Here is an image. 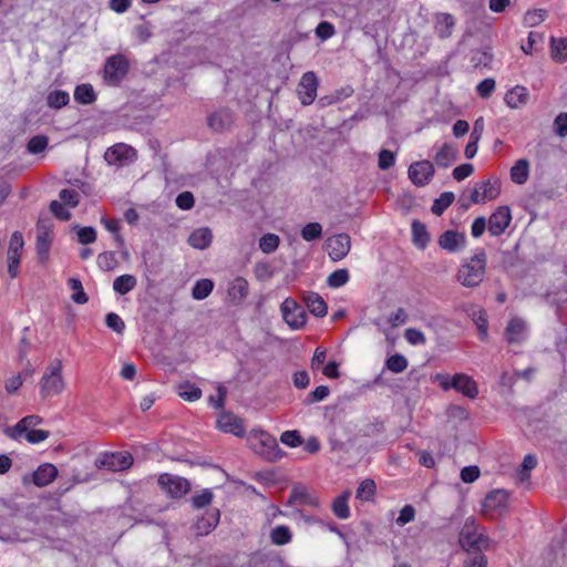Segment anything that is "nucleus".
<instances>
[{"mask_svg": "<svg viewBox=\"0 0 567 567\" xmlns=\"http://www.w3.org/2000/svg\"><path fill=\"white\" fill-rule=\"evenodd\" d=\"M487 256L484 249H478L473 257L465 259L456 274L457 281L467 288H475L484 279Z\"/></svg>", "mask_w": 567, "mask_h": 567, "instance_id": "f257e3e1", "label": "nucleus"}, {"mask_svg": "<svg viewBox=\"0 0 567 567\" xmlns=\"http://www.w3.org/2000/svg\"><path fill=\"white\" fill-rule=\"evenodd\" d=\"M460 545L466 553L489 550L493 540L480 533L473 518L466 519L458 538Z\"/></svg>", "mask_w": 567, "mask_h": 567, "instance_id": "f03ea898", "label": "nucleus"}, {"mask_svg": "<svg viewBox=\"0 0 567 567\" xmlns=\"http://www.w3.org/2000/svg\"><path fill=\"white\" fill-rule=\"evenodd\" d=\"M61 371L62 361L54 359L40 381V392L43 398L59 395L63 391L64 381Z\"/></svg>", "mask_w": 567, "mask_h": 567, "instance_id": "7ed1b4c3", "label": "nucleus"}, {"mask_svg": "<svg viewBox=\"0 0 567 567\" xmlns=\"http://www.w3.org/2000/svg\"><path fill=\"white\" fill-rule=\"evenodd\" d=\"M137 158L136 150L125 143H116L104 153V159L109 165L122 167L133 163Z\"/></svg>", "mask_w": 567, "mask_h": 567, "instance_id": "20e7f679", "label": "nucleus"}, {"mask_svg": "<svg viewBox=\"0 0 567 567\" xmlns=\"http://www.w3.org/2000/svg\"><path fill=\"white\" fill-rule=\"evenodd\" d=\"M128 61L122 54L107 58L104 65V79L112 85L118 84L128 72Z\"/></svg>", "mask_w": 567, "mask_h": 567, "instance_id": "39448f33", "label": "nucleus"}, {"mask_svg": "<svg viewBox=\"0 0 567 567\" xmlns=\"http://www.w3.org/2000/svg\"><path fill=\"white\" fill-rule=\"evenodd\" d=\"M508 496L509 494L505 489L489 492L483 502L484 515L492 519L502 515L507 508Z\"/></svg>", "mask_w": 567, "mask_h": 567, "instance_id": "423d86ee", "label": "nucleus"}, {"mask_svg": "<svg viewBox=\"0 0 567 567\" xmlns=\"http://www.w3.org/2000/svg\"><path fill=\"white\" fill-rule=\"evenodd\" d=\"M280 309L284 320L290 328L300 329L306 324L307 313L302 306L292 298L285 299Z\"/></svg>", "mask_w": 567, "mask_h": 567, "instance_id": "0eeeda50", "label": "nucleus"}, {"mask_svg": "<svg viewBox=\"0 0 567 567\" xmlns=\"http://www.w3.org/2000/svg\"><path fill=\"white\" fill-rule=\"evenodd\" d=\"M157 482L161 488L173 498H179L190 489V483L186 478L168 473L159 475Z\"/></svg>", "mask_w": 567, "mask_h": 567, "instance_id": "6e6552de", "label": "nucleus"}, {"mask_svg": "<svg viewBox=\"0 0 567 567\" xmlns=\"http://www.w3.org/2000/svg\"><path fill=\"white\" fill-rule=\"evenodd\" d=\"M23 247L24 240L22 233L17 230L11 235L7 251L8 274L11 278H16L19 275V265Z\"/></svg>", "mask_w": 567, "mask_h": 567, "instance_id": "1a4fd4ad", "label": "nucleus"}, {"mask_svg": "<svg viewBox=\"0 0 567 567\" xmlns=\"http://www.w3.org/2000/svg\"><path fill=\"white\" fill-rule=\"evenodd\" d=\"M318 86L319 80L315 72L308 71L303 73L297 86V94L302 105L308 106L313 103Z\"/></svg>", "mask_w": 567, "mask_h": 567, "instance_id": "9d476101", "label": "nucleus"}, {"mask_svg": "<svg viewBox=\"0 0 567 567\" xmlns=\"http://www.w3.org/2000/svg\"><path fill=\"white\" fill-rule=\"evenodd\" d=\"M501 194V182L498 178H488L477 183L471 194V202L474 204H484L487 200L495 199Z\"/></svg>", "mask_w": 567, "mask_h": 567, "instance_id": "9b49d317", "label": "nucleus"}, {"mask_svg": "<svg viewBox=\"0 0 567 567\" xmlns=\"http://www.w3.org/2000/svg\"><path fill=\"white\" fill-rule=\"evenodd\" d=\"M350 248L351 238L346 233L331 236L326 241V249L333 261L342 260L349 254Z\"/></svg>", "mask_w": 567, "mask_h": 567, "instance_id": "f8f14e48", "label": "nucleus"}, {"mask_svg": "<svg viewBox=\"0 0 567 567\" xmlns=\"http://www.w3.org/2000/svg\"><path fill=\"white\" fill-rule=\"evenodd\" d=\"M441 384L444 390L455 389L471 399L478 394L476 382L467 374L456 373L451 381L446 379Z\"/></svg>", "mask_w": 567, "mask_h": 567, "instance_id": "ddd939ff", "label": "nucleus"}, {"mask_svg": "<svg viewBox=\"0 0 567 567\" xmlns=\"http://www.w3.org/2000/svg\"><path fill=\"white\" fill-rule=\"evenodd\" d=\"M434 173V165L427 159L412 163L408 171L409 178L415 186L427 185L433 178Z\"/></svg>", "mask_w": 567, "mask_h": 567, "instance_id": "4468645a", "label": "nucleus"}, {"mask_svg": "<svg viewBox=\"0 0 567 567\" xmlns=\"http://www.w3.org/2000/svg\"><path fill=\"white\" fill-rule=\"evenodd\" d=\"M488 233L498 237L505 233L512 221V214L508 206L497 207L488 218Z\"/></svg>", "mask_w": 567, "mask_h": 567, "instance_id": "2eb2a0df", "label": "nucleus"}, {"mask_svg": "<svg viewBox=\"0 0 567 567\" xmlns=\"http://www.w3.org/2000/svg\"><path fill=\"white\" fill-rule=\"evenodd\" d=\"M234 123L233 112L228 107H220L208 115V127L217 133L229 130Z\"/></svg>", "mask_w": 567, "mask_h": 567, "instance_id": "dca6fc26", "label": "nucleus"}, {"mask_svg": "<svg viewBox=\"0 0 567 567\" xmlns=\"http://www.w3.org/2000/svg\"><path fill=\"white\" fill-rule=\"evenodd\" d=\"M465 245V235L456 230H446L439 238V246L450 252L460 251Z\"/></svg>", "mask_w": 567, "mask_h": 567, "instance_id": "f3484780", "label": "nucleus"}, {"mask_svg": "<svg viewBox=\"0 0 567 567\" xmlns=\"http://www.w3.org/2000/svg\"><path fill=\"white\" fill-rule=\"evenodd\" d=\"M217 427L238 437L245 435V427L241 420L233 413H223L217 419Z\"/></svg>", "mask_w": 567, "mask_h": 567, "instance_id": "a211bd4d", "label": "nucleus"}, {"mask_svg": "<svg viewBox=\"0 0 567 567\" xmlns=\"http://www.w3.org/2000/svg\"><path fill=\"white\" fill-rule=\"evenodd\" d=\"M266 460L275 462L280 460L285 453L279 447L276 439L269 434H264L260 440V450L258 451Z\"/></svg>", "mask_w": 567, "mask_h": 567, "instance_id": "6ab92c4d", "label": "nucleus"}, {"mask_svg": "<svg viewBox=\"0 0 567 567\" xmlns=\"http://www.w3.org/2000/svg\"><path fill=\"white\" fill-rule=\"evenodd\" d=\"M434 29L440 39H447L452 35L455 27V19L451 13L440 12L435 17Z\"/></svg>", "mask_w": 567, "mask_h": 567, "instance_id": "aec40b11", "label": "nucleus"}, {"mask_svg": "<svg viewBox=\"0 0 567 567\" xmlns=\"http://www.w3.org/2000/svg\"><path fill=\"white\" fill-rule=\"evenodd\" d=\"M133 463V457L127 452L112 453L106 455L102 464L112 471H123L128 468Z\"/></svg>", "mask_w": 567, "mask_h": 567, "instance_id": "412c9836", "label": "nucleus"}, {"mask_svg": "<svg viewBox=\"0 0 567 567\" xmlns=\"http://www.w3.org/2000/svg\"><path fill=\"white\" fill-rule=\"evenodd\" d=\"M525 321L520 318H513L505 329V338L508 343H520L525 338Z\"/></svg>", "mask_w": 567, "mask_h": 567, "instance_id": "4be33fe9", "label": "nucleus"}, {"mask_svg": "<svg viewBox=\"0 0 567 567\" xmlns=\"http://www.w3.org/2000/svg\"><path fill=\"white\" fill-rule=\"evenodd\" d=\"M58 475V468L50 464L45 463L38 467V470L32 475L33 483L39 486L43 487L50 484Z\"/></svg>", "mask_w": 567, "mask_h": 567, "instance_id": "5701e85b", "label": "nucleus"}, {"mask_svg": "<svg viewBox=\"0 0 567 567\" xmlns=\"http://www.w3.org/2000/svg\"><path fill=\"white\" fill-rule=\"evenodd\" d=\"M41 421V417L38 415H28L20 420L14 426L8 427L6 433L11 439H18L29 429L31 430V427L40 424Z\"/></svg>", "mask_w": 567, "mask_h": 567, "instance_id": "b1692460", "label": "nucleus"}, {"mask_svg": "<svg viewBox=\"0 0 567 567\" xmlns=\"http://www.w3.org/2000/svg\"><path fill=\"white\" fill-rule=\"evenodd\" d=\"M528 91L525 86L516 85L505 94V103L511 109H518L528 102Z\"/></svg>", "mask_w": 567, "mask_h": 567, "instance_id": "393cba45", "label": "nucleus"}, {"mask_svg": "<svg viewBox=\"0 0 567 567\" xmlns=\"http://www.w3.org/2000/svg\"><path fill=\"white\" fill-rule=\"evenodd\" d=\"M456 147L445 143L435 154L434 162L439 167L447 168L456 161Z\"/></svg>", "mask_w": 567, "mask_h": 567, "instance_id": "a878e982", "label": "nucleus"}, {"mask_svg": "<svg viewBox=\"0 0 567 567\" xmlns=\"http://www.w3.org/2000/svg\"><path fill=\"white\" fill-rule=\"evenodd\" d=\"M212 240L213 234L207 227L195 229L188 237V244L196 249L207 248Z\"/></svg>", "mask_w": 567, "mask_h": 567, "instance_id": "bb28decb", "label": "nucleus"}, {"mask_svg": "<svg viewBox=\"0 0 567 567\" xmlns=\"http://www.w3.org/2000/svg\"><path fill=\"white\" fill-rule=\"evenodd\" d=\"M248 295V281L243 277H237L228 289L229 298L236 302H241Z\"/></svg>", "mask_w": 567, "mask_h": 567, "instance_id": "cd10ccee", "label": "nucleus"}, {"mask_svg": "<svg viewBox=\"0 0 567 567\" xmlns=\"http://www.w3.org/2000/svg\"><path fill=\"white\" fill-rule=\"evenodd\" d=\"M411 228L413 244L417 248L424 249L430 241V235L427 233L426 226L419 220H413Z\"/></svg>", "mask_w": 567, "mask_h": 567, "instance_id": "c85d7f7f", "label": "nucleus"}, {"mask_svg": "<svg viewBox=\"0 0 567 567\" xmlns=\"http://www.w3.org/2000/svg\"><path fill=\"white\" fill-rule=\"evenodd\" d=\"M529 176V163L525 158L518 159L511 168V178L515 184L523 185Z\"/></svg>", "mask_w": 567, "mask_h": 567, "instance_id": "c756f323", "label": "nucleus"}, {"mask_svg": "<svg viewBox=\"0 0 567 567\" xmlns=\"http://www.w3.org/2000/svg\"><path fill=\"white\" fill-rule=\"evenodd\" d=\"M74 100L84 105L94 103L96 94L93 86L89 83L78 85L74 90Z\"/></svg>", "mask_w": 567, "mask_h": 567, "instance_id": "7c9ffc66", "label": "nucleus"}, {"mask_svg": "<svg viewBox=\"0 0 567 567\" xmlns=\"http://www.w3.org/2000/svg\"><path fill=\"white\" fill-rule=\"evenodd\" d=\"M306 303L308 307V310L316 317H324L327 315V303L323 300L322 297H320L318 293H310L307 299Z\"/></svg>", "mask_w": 567, "mask_h": 567, "instance_id": "2f4dec72", "label": "nucleus"}, {"mask_svg": "<svg viewBox=\"0 0 567 567\" xmlns=\"http://www.w3.org/2000/svg\"><path fill=\"white\" fill-rule=\"evenodd\" d=\"M351 495L350 491L343 492L340 496H338L332 504L333 514L340 519H347L350 516V511L348 506V499Z\"/></svg>", "mask_w": 567, "mask_h": 567, "instance_id": "473e14b6", "label": "nucleus"}, {"mask_svg": "<svg viewBox=\"0 0 567 567\" xmlns=\"http://www.w3.org/2000/svg\"><path fill=\"white\" fill-rule=\"evenodd\" d=\"M292 539V533L288 526L279 525L271 529L270 540L274 545L282 546L287 545Z\"/></svg>", "mask_w": 567, "mask_h": 567, "instance_id": "72a5a7b5", "label": "nucleus"}, {"mask_svg": "<svg viewBox=\"0 0 567 567\" xmlns=\"http://www.w3.org/2000/svg\"><path fill=\"white\" fill-rule=\"evenodd\" d=\"M137 285V280L132 275H122L113 281V289L120 295H126Z\"/></svg>", "mask_w": 567, "mask_h": 567, "instance_id": "f704fd0d", "label": "nucleus"}, {"mask_svg": "<svg viewBox=\"0 0 567 567\" xmlns=\"http://www.w3.org/2000/svg\"><path fill=\"white\" fill-rule=\"evenodd\" d=\"M70 102V95L66 91L54 90L47 96V104L51 109H61L68 105Z\"/></svg>", "mask_w": 567, "mask_h": 567, "instance_id": "c9c22d12", "label": "nucleus"}, {"mask_svg": "<svg viewBox=\"0 0 567 567\" xmlns=\"http://www.w3.org/2000/svg\"><path fill=\"white\" fill-rule=\"evenodd\" d=\"M551 58L556 62H565L567 61V39L551 38Z\"/></svg>", "mask_w": 567, "mask_h": 567, "instance_id": "e433bc0d", "label": "nucleus"}, {"mask_svg": "<svg viewBox=\"0 0 567 567\" xmlns=\"http://www.w3.org/2000/svg\"><path fill=\"white\" fill-rule=\"evenodd\" d=\"M454 194L452 192H444L440 195L439 198H436L431 207V212L436 215L441 216L445 209L454 202Z\"/></svg>", "mask_w": 567, "mask_h": 567, "instance_id": "4c0bfd02", "label": "nucleus"}, {"mask_svg": "<svg viewBox=\"0 0 567 567\" xmlns=\"http://www.w3.org/2000/svg\"><path fill=\"white\" fill-rule=\"evenodd\" d=\"M53 235H37L35 249L37 254L42 262L49 257Z\"/></svg>", "mask_w": 567, "mask_h": 567, "instance_id": "58836bf2", "label": "nucleus"}, {"mask_svg": "<svg viewBox=\"0 0 567 567\" xmlns=\"http://www.w3.org/2000/svg\"><path fill=\"white\" fill-rule=\"evenodd\" d=\"M214 284L210 279L198 280L192 289V296L196 300H203L213 291Z\"/></svg>", "mask_w": 567, "mask_h": 567, "instance_id": "ea45409f", "label": "nucleus"}, {"mask_svg": "<svg viewBox=\"0 0 567 567\" xmlns=\"http://www.w3.org/2000/svg\"><path fill=\"white\" fill-rule=\"evenodd\" d=\"M69 287L73 291L71 299L78 305H84L87 302V295L83 290V286L80 279L70 278Z\"/></svg>", "mask_w": 567, "mask_h": 567, "instance_id": "a19ab883", "label": "nucleus"}, {"mask_svg": "<svg viewBox=\"0 0 567 567\" xmlns=\"http://www.w3.org/2000/svg\"><path fill=\"white\" fill-rule=\"evenodd\" d=\"M178 394L186 401H196L202 396V390L189 382L179 385Z\"/></svg>", "mask_w": 567, "mask_h": 567, "instance_id": "79ce46f5", "label": "nucleus"}, {"mask_svg": "<svg viewBox=\"0 0 567 567\" xmlns=\"http://www.w3.org/2000/svg\"><path fill=\"white\" fill-rule=\"evenodd\" d=\"M408 360L402 354H393L386 359L385 365L393 373H401L408 368Z\"/></svg>", "mask_w": 567, "mask_h": 567, "instance_id": "37998d69", "label": "nucleus"}, {"mask_svg": "<svg viewBox=\"0 0 567 567\" xmlns=\"http://www.w3.org/2000/svg\"><path fill=\"white\" fill-rule=\"evenodd\" d=\"M472 319L478 329L480 338L482 340H485L487 338V327H488L486 312L481 309L475 310L472 313Z\"/></svg>", "mask_w": 567, "mask_h": 567, "instance_id": "c03bdc74", "label": "nucleus"}, {"mask_svg": "<svg viewBox=\"0 0 567 567\" xmlns=\"http://www.w3.org/2000/svg\"><path fill=\"white\" fill-rule=\"evenodd\" d=\"M349 271L347 269H338L329 275L327 284L331 288H340L349 281Z\"/></svg>", "mask_w": 567, "mask_h": 567, "instance_id": "a18cd8bd", "label": "nucleus"}, {"mask_svg": "<svg viewBox=\"0 0 567 567\" xmlns=\"http://www.w3.org/2000/svg\"><path fill=\"white\" fill-rule=\"evenodd\" d=\"M280 239L275 234H265L259 240V248L265 254L274 252L279 246Z\"/></svg>", "mask_w": 567, "mask_h": 567, "instance_id": "49530a36", "label": "nucleus"}, {"mask_svg": "<svg viewBox=\"0 0 567 567\" xmlns=\"http://www.w3.org/2000/svg\"><path fill=\"white\" fill-rule=\"evenodd\" d=\"M547 17V10L533 9L528 10L524 16V23L528 27H536L542 23Z\"/></svg>", "mask_w": 567, "mask_h": 567, "instance_id": "de8ad7c7", "label": "nucleus"}, {"mask_svg": "<svg viewBox=\"0 0 567 567\" xmlns=\"http://www.w3.org/2000/svg\"><path fill=\"white\" fill-rule=\"evenodd\" d=\"M97 265L104 271L113 270L117 266L115 252L104 251L97 256Z\"/></svg>", "mask_w": 567, "mask_h": 567, "instance_id": "09e8293b", "label": "nucleus"}, {"mask_svg": "<svg viewBox=\"0 0 567 567\" xmlns=\"http://www.w3.org/2000/svg\"><path fill=\"white\" fill-rule=\"evenodd\" d=\"M375 483L372 480H364L357 489V498L369 501L375 493Z\"/></svg>", "mask_w": 567, "mask_h": 567, "instance_id": "8fccbe9b", "label": "nucleus"}, {"mask_svg": "<svg viewBox=\"0 0 567 567\" xmlns=\"http://www.w3.org/2000/svg\"><path fill=\"white\" fill-rule=\"evenodd\" d=\"M322 235V226L319 223H309L301 229V237L307 240H316Z\"/></svg>", "mask_w": 567, "mask_h": 567, "instance_id": "3c124183", "label": "nucleus"}, {"mask_svg": "<svg viewBox=\"0 0 567 567\" xmlns=\"http://www.w3.org/2000/svg\"><path fill=\"white\" fill-rule=\"evenodd\" d=\"M463 567H487V557L483 551L467 553Z\"/></svg>", "mask_w": 567, "mask_h": 567, "instance_id": "603ef678", "label": "nucleus"}, {"mask_svg": "<svg viewBox=\"0 0 567 567\" xmlns=\"http://www.w3.org/2000/svg\"><path fill=\"white\" fill-rule=\"evenodd\" d=\"M48 143L49 140L47 136L35 135L28 142L27 148L31 154H39L47 148Z\"/></svg>", "mask_w": 567, "mask_h": 567, "instance_id": "864d4df0", "label": "nucleus"}, {"mask_svg": "<svg viewBox=\"0 0 567 567\" xmlns=\"http://www.w3.org/2000/svg\"><path fill=\"white\" fill-rule=\"evenodd\" d=\"M105 323L110 329H112L118 334H122L125 330V323L123 319L114 312H110L106 315Z\"/></svg>", "mask_w": 567, "mask_h": 567, "instance_id": "5fc2aeb1", "label": "nucleus"}, {"mask_svg": "<svg viewBox=\"0 0 567 567\" xmlns=\"http://www.w3.org/2000/svg\"><path fill=\"white\" fill-rule=\"evenodd\" d=\"M78 228V240L83 245L92 244L96 240V231L93 227H79Z\"/></svg>", "mask_w": 567, "mask_h": 567, "instance_id": "6e6d98bb", "label": "nucleus"}, {"mask_svg": "<svg viewBox=\"0 0 567 567\" xmlns=\"http://www.w3.org/2000/svg\"><path fill=\"white\" fill-rule=\"evenodd\" d=\"M404 337H405L406 341L413 346H417V344L423 346L426 343V338H425L424 333L421 330L415 329V328L406 329L404 332Z\"/></svg>", "mask_w": 567, "mask_h": 567, "instance_id": "4d7b16f0", "label": "nucleus"}, {"mask_svg": "<svg viewBox=\"0 0 567 567\" xmlns=\"http://www.w3.org/2000/svg\"><path fill=\"white\" fill-rule=\"evenodd\" d=\"M213 492L210 489H204L200 494L192 497V504L195 508H203L209 505L213 501Z\"/></svg>", "mask_w": 567, "mask_h": 567, "instance_id": "13d9d810", "label": "nucleus"}, {"mask_svg": "<svg viewBox=\"0 0 567 567\" xmlns=\"http://www.w3.org/2000/svg\"><path fill=\"white\" fill-rule=\"evenodd\" d=\"M394 163H395V156H394L393 152H391L389 150H382L379 153L378 166L380 169L386 171L390 167H392L394 165Z\"/></svg>", "mask_w": 567, "mask_h": 567, "instance_id": "bf43d9fd", "label": "nucleus"}, {"mask_svg": "<svg viewBox=\"0 0 567 567\" xmlns=\"http://www.w3.org/2000/svg\"><path fill=\"white\" fill-rule=\"evenodd\" d=\"M330 393V390L326 385L317 386L312 392H310L306 399L307 404H312L315 402H320L324 400Z\"/></svg>", "mask_w": 567, "mask_h": 567, "instance_id": "052dcab7", "label": "nucleus"}, {"mask_svg": "<svg viewBox=\"0 0 567 567\" xmlns=\"http://www.w3.org/2000/svg\"><path fill=\"white\" fill-rule=\"evenodd\" d=\"M280 441L290 447H296L302 443L298 431H285L280 436Z\"/></svg>", "mask_w": 567, "mask_h": 567, "instance_id": "680f3d73", "label": "nucleus"}, {"mask_svg": "<svg viewBox=\"0 0 567 567\" xmlns=\"http://www.w3.org/2000/svg\"><path fill=\"white\" fill-rule=\"evenodd\" d=\"M59 196L60 199L70 207H75L79 204V193L75 189H62Z\"/></svg>", "mask_w": 567, "mask_h": 567, "instance_id": "e2e57ef3", "label": "nucleus"}, {"mask_svg": "<svg viewBox=\"0 0 567 567\" xmlns=\"http://www.w3.org/2000/svg\"><path fill=\"white\" fill-rule=\"evenodd\" d=\"M175 202L177 207L184 210L190 209L195 204L194 195L188 190L181 193Z\"/></svg>", "mask_w": 567, "mask_h": 567, "instance_id": "0e129e2a", "label": "nucleus"}, {"mask_svg": "<svg viewBox=\"0 0 567 567\" xmlns=\"http://www.w3.org/2000/svg\"><path fill=\"white\" fill-rule=\"evenodd\" d=\"M50 210L60 220H69L71 218V213L58 200L51 202Z\"/></svg>", "mask_w": 567, "mask_h": 567, "instance_id": "69168bd1", "label": "nucleus"}, {"mask_svg": "<svg viewBox=\"0 0 567 567\" xmlns=\"http://www.w3.org/2000/svg\"><path fill=\"white\" fill-rule=\"evenodd\" d=\"M494 90H495V80L491 79V78L483 80L476 87L478 95L483 99L491 96V94L494 92Z\"/></svg>", "mask_w": 567, "mask_h": 567, "instance_id": "338daca9", "label": "nucleus"}, {"mask_svg": "<svg viewBox=\"0 0 567 567\" xmlns=\"http://www.w3.org/2000/svg\"><path fill=\"white\" fill-rule=\"evenodd\" d=\"M555 132L558 136L567 135V113H560L554 121Z\"/></svg>", "mask_w": 567, "mask_h": 567, "instance_id": "774afa93", "label": "nucleus"}]
</instances>
